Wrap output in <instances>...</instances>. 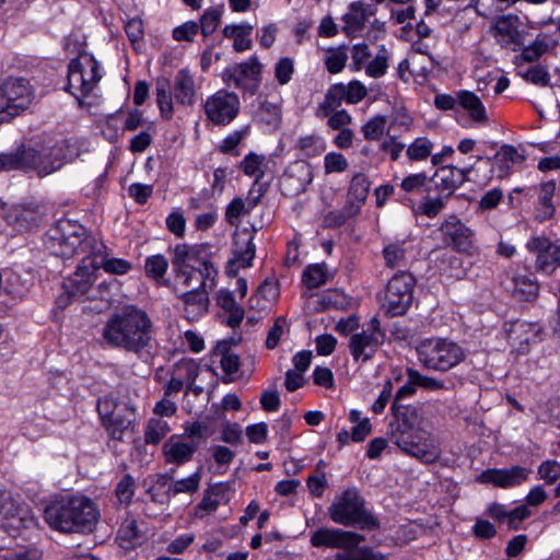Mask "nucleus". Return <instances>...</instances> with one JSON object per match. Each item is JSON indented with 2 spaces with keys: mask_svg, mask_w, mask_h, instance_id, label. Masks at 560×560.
Returning a JSON list of instances; mask_svg holds the SVG:
<instances>
[{
  "mask_svg": "<svg viewBox=\"0 0 560 560\" xmlns=\"http://www.w3.org/2000/svg\"><path fill=\"white\" fill-rule=\"evenodd\" d=\"M394 420L389 423L390 441L405 454L423 464L436 463L442 454L439 440L422 428L423 409L420 405L393 401Z\"/></svg>",
  "mask_w": 560,
  "mask_h": 560,
  "instance_id": "f257e3e1",
  "label": "nucleus"
},
{
  "mask_svg": "<svg viewBox=\"0 0 560 560\" xmlns=\"http://www.w3.org/2000/svg\"><path fill=\"white\" fill-rule=\"evenodd\" d=\"M155 327L150 315L136 305L113 313L102 329L104 342L142 358L153 348Z\"/></svg>",
  "mask_w": 560,
  "mask_h": 560,
  "instance_id": "f03ea898",
  "label": "nucleus"
},
{
  "mask_svg": "<svg viewBox=\"0 0 560 560\" xmlns=\"http://www.w3.org/2000/svg\"><path fill=\"white\" fill-rule=\"evenodd\" d=\"M97 504L89 497L77 494L51 502L44 511L46 523L66 534H90L100 520Z\"/></svg>",
  "mask_w": 560,
  "mask_h": 560,
  "instance_id": "7ed1b4c3",
  "label": "nucleus"
},
{
  "mask_svg": "<svg viewBox=\"0 0 560 560\" xmlns=\"http://www.w3.org/2000/svg\"><path fill=\"white\" fill-rule=\"evenodd\" d=\"M80 155L78 142L67 138H46L26 147L27 170L43 178L61 170Z\"/></svg>",
  "mask_w": 560,
  "mask_h": 560,
  "instance_id": "20e7f679",
  "label": "nucleus"
},
{
  "mask_svg": "<svg viewBox=\"0 0 560 560\" xmlns=\"http://www.w3.org/2000/svg\"><path fill=\"white\" fill-rule=\"evenodd\" d=\"M98 240L78 221L60 219L48 231L45 245L55 256H91Z\"/></svg>",
  "mask_w": 560,
  "mask_h": 560,
  "instance_id": "39448f33",
  "label": "nucleus"
},
{
  "mask_svg": "<svg viewBox=\"0 0 560 560\" xmlns=\"http://www.w3.org/2000/svg\"><path fill=\"white\" fill-rule=\"evenodd\" d=\"M96 409L103 428L113 440L122 441L133 431L136 408L129 399H120L110 393L98 399Z\"/></svg>",
  "mask_w": 560,
  "mask_h": 560,
  "instance_id": "423d86ee",
  "label": "nucleus"
},
{
  "mask_svg": "<svg viewBox=\"0 0 560 560\" xmlns=\"http://www.w3.org/2000/svg\"><path fill=\"white\" fill-rule=\"evenodd\" d=\"M330 520L342 526L357 525L361 529H376L380 522L366 509L365 501L355 488H348L337 495L328 508Z\"/></svg>",
  "mask_w": 560,
  "mask_h": 560,
  "instance_id": "0eeeda50",
  "label": "nucleus"
},
{
  "mask_svg": "<svg viewBox=\"0 0 560 560\" xmlns=\"http://www.w3.org/2000/svg\"><path fill=\"white\" fill-rule=\"evenodd\" d=\"M416 352L423 368L439 372L450 371L466 358V353L459 345L439 337L420 340Z\"/></svg>",
  "mask_w": 560,
  "mask_h": 560,
  "instance_id": "6e6552de",
  "label": "nucleus"
},
{
  "mask_svg": "<svg viewBox=\"0 0 560 560\" xmlns=\"http://www.w3.org/2000/svg\"><path fill=\"white\" fill-rule=\"evenodd\" d=\"M101 79L100 63L89 52L80 54L68 66V91L79 102L93 93Z\"/></svg>",
  "mask_w": 560,
  "mask_h": 560,
  "instance_id": "1a4fd4ad",
  "label": "nucleus"
},
{
  "mask_svg": "<svg viewBox=\"0 0 560 560\" xmlns=\"http://www.w3.org/2000/svg\"><path fill=\"white\" fill-rule=\"evenodd\" d=\"M33 88L24 78H9L0 85V124L10 122L31 106Z\"/></svg>",
  "mask_w": 560,
  "mask_h": 560,
  "instance_id": "9d476101",
  "label": "nucleus"
},
{
  "mask_svg": "<svg viewBox=\"0 0 560 560\" xmlns=\"http://www.w3.org/2000/svg\"><path fill=\"white\" fill-rule=\"evenodd\" d=\"M416 280L409 272H397L388 281L383 307L392 316L404 315L411 305Z\"/></svg>",
  "mask_w": 560,
  "mask_h": 560,
  "instance_id": "9b49d317",
  "label": "nucleus"
},
{
  "mask_svg": "<svg viewBox=\"0 0 560 560\" xmlns=\"http://www.w3.org/2000/svg\"><path fill=\"white\" fill-rule=\"evenodd\" d=\"M384 339L385 332L381 329L380 320L372 318L366 328L349 338L348 347L353 360L360 363L370 361Z\"/></svg>",
  "mask_w": 560,
  "mask_h": 560,
  "instance_id": "f8f14e48",
  "label": "nucleus"
},
{
  "mask_svg": "<svg viewBox=\"0 0 560 560\" xmlns=\"http://www.w3.org/2000/svg\"><path fill=\"white\" fill-rule=\"evenodd\" d=\"M203 109L213 125L226 126L238 115L240 98L233 92L220 90L206 100Z\"/></svg>",
  "mask_w": 560,
  "mask_h": 560,
  "instance_id": "ddd939ff",
  "label": "nucleus"
},
{
  "mask_svg": "<svg viewBox=\"0 0 560 560\" xmlns=\"http://www.w3.org/2000/svg\"><path fill=\"white\" fill-rule=\"evenodd\" d=\"M526 248L535 255V269L545 275H551L560 267V245L545 236H533L526 243Z\"/></svg>",
  "mask_w": 560,
  "mask_h": 560,
  "instance_id": "4468645a",
  "label": "nucleus"
},
{
  "mask_svg": "<svg viewBox=\"0 0 560 560\" xmlns=\"http://www.w3.org/2000/svg\"><path fill=\"white\" fill-rule=\"evenodd\" d=\"M364 536L354 532L340 528L322 527L311 536L313 547H326L351 550L364 541Z\"/></svg>",
  "mask_w": 560,
  "mask_h": 560,
  "instance_id": "2eb2a0df",
  "label": "nucleus"
},
{
  "mask_svg": "<svg viewBox=\"0 0 560 560\" xmlns=\"http://www.w3.org/2000/svg\"><path fill=\"white\" fill-rule=\"evenodd\" d=\"M440 231L443 241L460 253L471 254L475 248V233L456 217H451L442 223Z\"/></svg>",
  "mask_w": 560,
  "mask_h": 560,
  "instance_id": "dca6fc26",
  "label": "nucleus"
},
{
  "mask_svg": "<svg viewBox=\"0 0 560 560\" xmlns=\"http://www.w3.org/2000/svg\"><path fill=\"white\" fill-rule=\"evenodd\" d=\"M313 180L312 166L304 161L292 163L280 178V187L287 196L304 192Z\"/></svg>",
  "mask_w": 560,
  "mask_h": 560,
  "instance_id": "f3484780",
  "label": "nucleus"
},
{
  "mask_svg": "<svg viewBox=\"0 0 560 560\" xmlns=\"http://www.w3.org/2000/svg\"><path fill=\"white\" fill-rule=\"evenodd\" d=\"M529 474V468L518 465L509 468H489L479 475L478 481L509 489L525 482L528 479Z\"/></svg>",
  "mask_w": 560,
  "mask_h": 560,
  "instance_id": "a211bd4d",
  "label": "nucleus"
},
{
  "mask_svg": "<svg viewBox=\"0 0 560 560\" xmlns=\"http://www.w3.org/2000/svg\"><path fill=\"white\" fill-rule=\"evenodd\" d=\"M175 282L184 288L201 289L213 288L218 270L213 265H205L203 268L173 267Z\"/></svg>",
  "mask_w": 560,
  "mask_h": 560,
  "instance_id": "6ab92c4d",
  "label": "nucleus"
},
{
  "mask_svg": "<svg viewBox=\"0 0 560 560\" xmlns=\"http://www.w3.org/2000/svg\"><path fill=\"white\" fill-rule=\"evenodd\" d=\"M198 447V441H187L184 436L174 434L163 444L162 454L166 464L182 466L192 459Z\"/></svg>",
  "mask_w": 560,
  "mask_h": 560,
  "instance_id": "aec40b11",
  "label": "nucleus"
},
{
  "mask_svg": "<svg viewBox=\"0 0 560 560\" xmlns=\"http://www.w3.org/2000/svg\"><path fill=\"white\" fill-rule=\"evenodd\" d=\"M172 267L179 268H203L205 265H212L208 258V248L205 245L177 244L172 249Z\"/></svg>",
  "mask_w": 560,
  "mask_h": 560,
  "instance_id": "412c9836",
  "label": "nucleus"
},
{
  "mask_svg": "<svg viewBox=\"0 0 560 560\" xmlns=\"http://www.w3.org/2000/svg\"><path fill=\"white\" fill-rule=\"evenodd\" d=\"M506 336L510 345L521 354L528 351L530 343L538 339L540 327L537 324L513 320L506 324Z\"/></svg>",
  "mask_w": 560,
  "mask_h": 560,
  "instance_id": "4be33fe9",
  "label": "nucleus"
},
{
  "mask_svg": "<svg viewBox=\"0 0 560 560\" xmlns=\"http://www.w3.org/2000/svg\"><path fill=\"white\" fill-rule=\"evenodd\" d=\"M261 65L256 57L249 58L247 61L235 65L225 72V80L235 88L253 89L259 79Z\"/></svg>",
  "mask_w": 560,
  "mask_h": 560,
  "instance_id": "5701e85b",
  "label": "nucleus"
},
{
  "mask_svg": "<svg viewBox=\"0 0 560 560\" xmlns=\"http://www.w3.org/2000/svg\"><path fill=\"white\" fill-rule=\"evenodd\" d=\"M90 256H83L80 265L77 267L72 277L68 278L65 288L72 295L81 296L89 292L94 280V273L97 271L92 264Z\"/></svg>",
  "mask_w": 560,
  "mask_h": 560,
  "instance_id": "b1692460",
  "label": "nucleus"
},
{
  "mask_svg": "<svg viewBox=\"0 0 560 560\" xmlns=\"http://www.w3.org/2000/svg\"><path fill=\"white\" fill-rule=\"evenodd\" d=\"M376 13V8L370 4H365L362 1L351 2L348 7V11L342 16V31L348 36H354L361 32L369 16Z\"/></svg>",
  "mask_w": 560,
  "mask_h": 560,
  "instance_id": "393cba45",
  "label": "nucleus"
},
{
  "mask_svg": "<svg viewBox=\"0 0 560 560\" xmlns=\"http://www.w3.org/2000/svg\"><path fill=\"white\" fill-rule=\"evenodd\" d=\"M179 299L184 303V316L189 322L199 319L202 315L208 312L209 296L207 288L191 289L179 295Z\"/></svg>",
  "mask_w": 560,
  "mask_h": 560,
  "instance_id": "a878e982",
  "label": "nucleus"
},
{
  "mask_svg": "<svg viewBox=\"0 0 560 560\" xmlns=\"http://www.w3.org/2000/svg\"><path fill=\"white\" fill-rule=\"evenodd\" d=\"M90 257L96 270L102 268L107 273L122 276L128 273L132 268L131 262L126 259L108 257L106 246L101 241L95 244V248Z\"/></svg>",
  "mask_w": 560,
  "mask_h": 560,
  "instance_id": "bb28decb",
  "label": "nucleus"
},
{
  "mask_svg": "<svg viewBox=\"0 0 560 560\" xmlns=\"http://www.w3.org/2000/svg\"><path fill=\"white\" fill-rule=\"evenodd\" d=\"M172 88L177 104L192 106L196 103L197 91L195 80L187 69L177 71Z\"/></svg>",
  "mask_w": 560,
  "mask_h": 560,
  "instance_id": "cd10ccee",
  "label": "nucleus"
},
{
  "mask_svg": "<svg viewBox=\"0 0 560 560\" xmlns=\"http://www.w3.org/2000/svg\"><path fill=\"white\" fill-rule=\"evenodd\" d=\"M369 188L370 183L365 175L357 174L352 177L348 191V202L354 210L347 214H339L336 219V224L340 225L345 223L349 217L359 211L361 203H363L368 197Z\"/></svg>",
  "mask_w": 560,
  "mask_h": 560,
  "instance_id": "c85d7f7f",
  "label": "nucleus"
},
{
  "mask_svg": "<svg viewBox=\"0 0 560 560\" xmlns=\"http://www.w3.org/2000/svg\"><path fill=\"white\" fill-rule=\"evenodd\" d=\"M518 18L516 15H502L492 22V30L499 36L502 47L521 44V35L517 28Z\"/></svg>",
  "mask_w": 560,
  "mask_h": 560,
  "instance_id": "c756f323",
  "label": "nucleus"
},
{
  "mask_svg": "<svg viewBox=\"0 0 560 560\" xmlns=\"http://www.w3.org/2000/svg\"><path fill=\"white\" fill-rule=\"evenodd\" d=\"M511 284V294L518 302L533 303L539 295V283L532 276H515L512 278Z\"/></svg>",
  "mask_w": 560,
  "mask_h": 560,
  "instance_id": "7c9ffc66",
  "label": "nucleus"
},
{
  "mask_svg": "<svg viewBox=\"0 0 560 560\" xmlns=\"http://www.w3.org/2000/svg\"><path fill=\"white\" fill-rule=\"evenodd\" d=\"M556 191V182H544L538 187V199L535 206V218L539 222H545L551 219L555 214L556 208L552 202V197Z\"/></svg>",
  "mask_w": 560,
  "mask_h": 560,
  "instance_id": "2f4dec72",
  "label": "nucleus"
},
{
  "mask_svg": "<svg viewBox=\"0 0 560 560\" xmlns=\"http://www.w3.org/2000/svg\"><path fill=\"white\" fill-rule=\"evenodd\" d=\"M474 170V165L458 166H443L435 174L438 185L444 189H455L469 179V175Z\"/></svg>",
  "mask_w": 560,
  "mask_h": 560,
  "instance_id": "473e14b6",
  "label": "nucleus"
},
{
  "mask_svg": "<svg viewBox=\"0 0 560 560\" xmlns=\"http://www.w3.org/2000/svg\"><path fill=\"white\" fill-rule=\"evenodd\" d=\"M217 303L229 314L225 324L231 328L238 327L244 319L245 312L244 308L236 303L233 292L221 289L218 292Z\"/></svg>",
  "mask_w": 560,
  "mask_h": 560,
  "instance_id": "72a5a7b5",
  "label": "nucleus"
},
{
  "mask_svg": "<svg viewBox=\"0 0 560 560\" xmlns=\"http://www.w3.org/2000/svg\"><path fill=\"white\" fill-rule=\"evenodd\" d=\"M12 218L14 228L19 232H26L36 228L40 223L43 212L37 206H21L14 209Z\"/></svg>",
  "mask_w": 560,
  "mask_h": 560,
  "instance_id": "f704fd0d",
  "label": "nucleus"
},
{
  "mask_svg": "<svg viewBox=\"0 0 560 560\" xmlns=\"http://www.w3.org/2000/svg\"><path fill=\"white\" fill-rule=\"evenodd\" d=\"M253 25L248 23L230 24L223 28V35L226 38H233V48L236 51H244L252 47L250 34Z\"/></svg>",
  "mask_w": 560,
  "mask_h": 560,
  "instance_id": "c9c22d12",
  "label": "nucleus"
},
{
  "mask_svg": "<svg viewBox=\"0 0 560 560\" xmlns=\"http://www.w3.org/2000/svg\"><path fill=\"white\" fill-rule=\"evenodd\" d=\"M342 102H346L345 84H332L327 90L324 101L318 104V107L316 109V116L327 117L332 112L337 110V108L341 106Z\"/></svg>",
  "mask_w": 560,
  "mask_h": 560,
  "instance_id": "e433bc0d",
  "label": "nucleus"
},
{
  "mask_svg": "<svg viewBox=\"0 0 560 560\" xmlns=\"http://www.w3.org/2000/svg\"><path fill=\"white\" fill-rule=\"evenodd\" d=\"M406 254L405 241L389 242L382 250L385 266L390 269L405 267L407 261Z\"/></svg>",
  "mask_w": 560,
  "mask_h": 560,
  "instance_id": "4c0bfd02",
  "label": "nucleus"
},
{
  "mask_svg": "<svg viewBox=\"0 0 560 560\" xmlns=\"http://www.w3.org/2000/svg\"><path fill=\"white\" fill-rule=\"evenodd\" d=\"M156 102L161 116L165 120H171L174 114L173 88L168 80H159L156 83Z\"/></svg>",
  "mask_w": 560,
  "mask_h": 560,
  "instance_id": "58836bf2",
  "label": "nucleus"
},
{
  "mask_svg": "<svg viewBox=\"0 0 560 560\" xmlns=\"http://www.w3.org/2000/svg\"><path fill=\"white\" fill-rule=\"evenodd\" d=\"M459 105L466 109L475 121H485L487 119L486 108L481 100L472 92L459 91L457 93Z\"/></svg>",
  "mask_w": 560,
  "mask_h": 560,
  "instance_id": "ea45409f",
  "label": "nucleus"
},
{
  "mask_svg": "<svg viewBox=\"0 0 560 560\" xmlns=\"http://www.w3.org/2000/svg\"><path fill=\"white\" fill-rule=\"evenodd\" d=\"M494 160L501 171L500 176H505L513 165L524 161V156L513 145L504 144L495 153Z\"/></svg>",
  "mask_w": 560,
  "mask_h": 560,
  "instance_id": "a19ab883",
  "label": "nucleus"
},
{
  "mask_svg": "<svg viewBox=\"0 0 560 560\" xmlns=\"http://www.w3.org/2000/svg\"><path fill=\"white\" fill-rule=\"evenodd\" d=\"M330 276L325 264H314L306 267L302 281L308 289H316L328 282Z\"/></svg>",
  "mask_w": 560,
  "mask_h": 560,
  "instance_id": "79ce46f5",
  "label": "nucleus"
},
{
  "mask_svg": "<svg viewBox=\"0 0 560 560\" xmlns=\"http://www.w3.org/2000/svg\"><path fill=\"white\" fill-rule=\"evenodd\" d=\"M200 481L201 469H198L186 478H182L171 482L167 487L166 493L170 497H175L179 493H194L199 489Z\"/></svg>",
  "mask_w": 560,
  "mask_h": 560,
  "instance_id": "37998d69",
  "label": "nucleus"
},
{
  "mask_svg": "<svg viewBox=\"0 0 560 560\" xmlns=\"http://www.w3.org/2000/svg\"><path fill=\"white\" fill-rule=\"evenodd\" d=\"M27 170L26 147L22 145L13 152L0 154V171Z\"/></svg>",
  "mask_w": 560,
  "mask_h": 560,
  "instance_id": "c03bdc74",
  "label": "nucleus"
},
{
  "mask_svg": "<svg viewBox=\"0 0 560 560\" xmlns=\"http://www.w3.org/2000/svg\"><path fill=\"white\" fill-rule=\"evenodd\" d=\"M171 431L168 423L161 418H152L148 421L144 431V441L147 444L160 443Z\"/></svg>",
  "mask_w": 560,
  "mask_h": 560,
  "instance_id": "a18cd8bd",
  "label": "nucleus"
},
{
  "mask_svg": "<svg viewBox=\"0 0 560 560\" xmlns=\"http://www.w3.org/2000/svg\"><path fill=\"white\" fill-rule=\"evenodd\" d=\"M433 150V143L425 137L417 138L406 150V155L411 162L425 161Z\"/></svg>",
  "mask_w": 560,
  "mask_h": 560,
  "instance_id": "49530a36",
  "label": "nucleus"
},
{
  "mask_svg": "<svg viewBox=\"0 0 560 560\" xmlns=\"http://www.w3.org/2000/svg\"><path fill=\"white\" fill-rule=\"evenodd\" d=\"M117 537L121 542H126V545H122V547H125V548H130V547L136 546L141 538V532H140L137 521L136 520H127L120 526Z\"/></svg>",
  "mask_w": 560,
  "mask_h": 560,
  "instance_id": "de8ad7c7",
  "label": "nucleus"
},
{
  "mask_svg": "<svg viewBox=\"0 0 560 560\" xmlns=\"http://www.w3.org/2000/svg\"><path fill=\"white\" fill-rule=\"evenodd\" d=\"M388 67V51L382 46L376 56L366 63L365 73L371 78H381L386 73Z\"/></svg>",
  "mask_w": 560,
  "mask_h": 560,
  "instance_id": "09e8293b",
  "label": "nucleus"
},
{
  "mask_svg": "<svg viewBox=\"0 0 560 560\" xmlns=\"http://www.w3.org/2000/svg\"><path fill=\"white\" fill-rule=\"evenodd\" d=\"M256 206V201H249L246 207V202L242 198H234L226 207L225 220L231 224L235 225L238 219L249 212Z\"/></svg>",
  "mask_w": 560,
  "mask_h": 560,
  "instance_id": "8fccbe9b",
  "label": "nucleus"
},
{
  "mask_svg": "<svg viewBox=\"0 0 560 560\" xmlns=\"http://www.w3.org/2000/svg\"><path fill=\"white\" fill-rule=\"evenodd\" d=\"M264 161V155H258L252 152L243 159L241 162V168L245 175L255 177L256 182H258L264 176V172L261 170Z\"/></svg>",
  "mask_w": 560,
  "mask_h": 560,
  "instance_id": "3c124183",
  "label": "nucleus"
},
{
  "mask_svg": "<svg viewBox=\"0 0 560 560\" xmlns=\"http://www.w3.org/2000/svg\"><path fill=\"white\" fill-rule=\"evenodd\" d=\"M168 268V261L163 255H153L145 260V273L155 280L163 279Z\"/></svg>",
  "mask_w": 560,
  "mask_h": 560,
  "instance_id": "603ef678",
  "label": "nucleus"
},
{
  "mask_svg": "<svg viewBox=\"0 0 560 560\" xmlns=\"http://www.w3.org/2000/svg\"><path fill=\"white\" fill-rule=\"evenodd\" d=\"M348 60L347 50L342 47L329 50L325 65L329 73H339Z\"/></svg>",
  "mask_w": 560,
  "mask_h": 560,
  "instance_id": "864d4df0",
  "label": "nucleus"
},
{
  "mask_svg": "<svg viewBox=\"0 0 560 560\" xmlns=\"http://www.w3.org/2000/svg\"><path fill=\"white\" fill-rule=\"evenodd\" d=\"M174 373L183 377L184 383L192 385L199 375V365L194 360H182L175 365Z\"/></svg>",
  "mask_w": 560,
  "mask_h": 560,
  "instance_id": "5fc2aeb1",
  "label": "nucleus"
},
{
  "mask_svg": "<svg viewBox=\"0 0 560 560\" xmlns=\"http://www.w3.org/2000/svg\"><path fill=\"white\" fill-rule=\"evenodd\" d=\"M20 514V505L13 499L10 491L0 489V516L13 518Z\"/></svg>",
  "mask_w": 560,
  "mask_h": 560,
  "instance_id": "6e6d98bb",
  "label": "nucleus"
},
{
  "mask_svg": "<svg viewBox=\"0 0 560 560\" xmlns=\"http://www.w3.org/2000/svg\"><path fill=\"white\" fill-rule=\"evenodd\" d=\"M334 560H387V558L372 548L364 547L354 553L337 552Z\"/></svg>",
  "mask_w": 560,
  "mask_h": 560,
  "instance_id": "4d7b16f0",
  "label": "nucleus"
},
{
  "mask_svg": "<svg viewBox=\"0 0 560 560\" xmlns=\"http://www.w3.org/2000/svg\"><path fill=\"white\" fill-rule=\"evenodd\" d=\"M221 11L218 9L206 10L200 20V31L205 37L211 35L219 26Z\"/></svg>",
  "mask_w": 560,
  "mask_h": 560,
  "instance_id": "13d9d810",
  "label": "nucleus"
},
{
  "mask_svg": "<svg viewBox=\"0 0 560 560\" xmlns=\"http://www.w3.org/2000/svg\"><path fill=\"white\" fill-rule=\"evenodd\" d=\"M386 118L384 116H376L370 119L366 124L362 126V132L366 140H377L380 139L385 129Z\"/></svg>",
  "mask_w": 560,
  "mask_h": 560,
  "instance_id": "bf43d9fd",
  "label": "nucleus"
},
{
  "mask_svg": "<svg viewBox=\"0 0 560 560\" xmlns=\"http://www.w3.org/2000/svg\"><path fill=\"white\" fill-rule=\"evenodd\" d=\"M43 552L37 548L19 550H4L0 552V560H40Z\"/></svg>",
  "mask_w": 560,
  "mask_h": 560,
  "instance_id": "052dcab7",
  "label": "nucleus"
},
{
  "mask_svg": "<svg viewBox=\"0 0 560 560\" xmlns=\"http://www.w3.org/2000/svg\"><path fill=\"white\" fill-rule=\"evenodd\" d=\"M349 166L347 159L337 152H329L324 158V167L327 174L342 173Z\"/></svg>",
  "mask_w": 560,
  "mask_h": 560,
  "instance_id": "680f3d73",
  "label": "nucleus"
},
{
  "mask_svg": "<svg viewBox=\"0 0 560 560\" xmlns=\"http://www.w3.org/2000/svg\"><path fill=\"white\" fill-rule=\"evenodd\" d=\"M220 363H221V368H222L223 372L225 373L223 382L230 383V382L234 381L233 375L236 374L240 369L238 355L231 353L229 351H225L222 354Z\"/></svg>",
  "mask_w": 560,
  "mask_h": 560,
  "instance_id": "e2e57ef3",
  "label": "nucleus"
},
{
  "mask_svg": "<svg viewBox=\"0 0 560 560\" xmlns=\"http://www.w3.org/2000/svg\"><path fill=\"white\" fill-rule=\"evenodd\" d=\"M537 472L547 485H553L560 478V463L550 459L545 460L539 465Z\"/></svg>",
  "mask_w": 560,
  "mask_h": 560,
  "instance_id": "0e129e2a",
  "label": "nucleus"
},
{
  "mask_svg": "<svg viewBox=\"0 0 560 560\" xmlns=\"http://www.w3.org/2000/svg\"><path fill=\"white\" fill-rule=\"evenodd\" d=\"M522 77L526 81L536 85L547 86L550 84V74L541 66H534L528 68L525 72L522 73Z\"/></svg>",
  "mask_w": 560,
  "mask_h": 560,
  "instance_id": "69168bd1",
  "label": "nucleus"
},
{
  "mask_svg": "<svg viewBox=\"0 0 560 560\" xmlns=\"http://www.w3.org/2000/svg\"><path fill=\"white\" fill-rule=\"evenodd\" d=\"M135 494V480L130 475L124 476L116 487V497L120 503L129 504Z\"/></svg>",
  "mask_w": 560,
  "mask_h": 560,
  "instance_id": "338daca9",
  "label": "nucleus"
},
{
  "mask_svg": "<svg viewBox=\"0 0 560 560\" xmlns=\"http://www.w3.org/2000/svg\"><path fill=\"white\" fill-rule=\"evenodd\" d=\"M547 43L536 39L533 44L522 50L518 58L525 62H535L547 51Z\"/></svg>",
  "mask_w": 560,
  "mask_h": 560,
  "instance_id": "774afa93",
  "label": "nucleus"
}]
</instances>
